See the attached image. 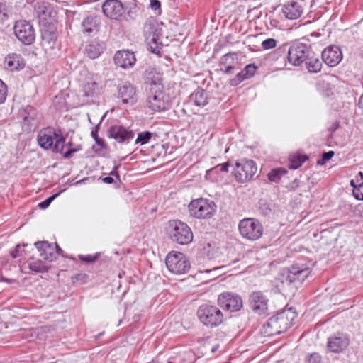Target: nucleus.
Instances as JSON below:
<instances>
[{
    "label": "nucleus",
    "mask_w": 363,
    "mask_h": 363,
    "mask_svg": "<svg viewBox=\"0 0 363 363\" xmlns=\"http://www.w3.org/2000/svg\"><path fill=\"white\" fill-rule=\"evenodd\" d=\"M145 84L150 85V92L147 98V106L154 111H163L170 108L169 96L162 91L161 77L153 69H147L145 73Z\"/></svg>",
    "instance_id": "f257e3e1"
},
{
    "label": "nucleus",
    "mask_w": 363,
    "mask_h": 363,
    "mask_svg": "<svg viewBox=\"0 0 363 363\" xmlns=\"http://www.w3.org/2000/svg\"><path fill=\"white\" fill-rule=\"evenodd\" d=\"M297 315L292 308L270 318L263 325L262 333L265 336H274L286 331L294 324Z\"/></svg>",
    "instance_id": "f03ea898"
},
{
    "label": "nucleus",
    "mask_w": 363,
    "mask_h": 363,
    "mask_svg": "<svg viewBox=\"0 0 363 363\" xmlns=\"http://www.w3.org/2000/svg\"><path fill=\"white\" fill-rule=\"evenodd\" d=\"M37 140L39 146L44 150H51L55 153H63L65 138L60 128H43L38 134Z\"/></svg>",
    "instance_id": "7ed1b4c3"
},
{
    "label": "nucleus",
    "mask_w": 363,
    "mask_h": 363,
    "mask_svg": "<svg viewBox=\"0 0 363 363\" xmlns=\"http://www.w3.org/2000/svg\"><path fill=\"white\" fill-rule=\"evenodd\" d=\"M169 239L179 245H186L193 241L194 235L190 227L179 220H171L167 228Z\"/></svg>",
    "instance_id": "20e7f679"
},
{
    "label": "nucleus",
    "mask_w": 363,
    "mask_h": 363,
    "mask_svg": "<svg viewBox=\"0 0 363 363\" xmlns=\"http://www.w3.org/2000/svg\"><path fill=\"white\" fill-rule=\"evenodd\" d=\"M188 208L191 216L197 219H209L215 214L217 206L211 200L199 198L191 201Z\"/></svg>",
    "instance_id": "39448f33"
},
{
    "label": "nucleus",
    "mask_w": 363,
    "mask_h": 363,
    "mask_svg": "<svg viewBox=\"0 0 363 363\" xmlns=\"http://www.w3.org/2000/svg\"><path fill=\"white\" fill-rule=\"evenodd\" d=\"M200 322L207 328H213L220 325L223 321V314L216 306L203 304L197 311Z\"/></svg>",
    "instance_id": "423d86ee"
},
{
    "label": "nucleus",
    "mask_w": 363,
    "mask_h": 363,
    "mask_svg": "<svg viewBox=\"0 0 363 363\" xmlns=\"http://www.w3.org/2000/svg\"><path fill=\"white\" fill-rule=\"evenodd\" d=\"M169 271L175 274H183L190 269V262L188 258L182 252H170L165 259Z\"/></svg>",
    "instance_id": "0eeeda50"
},
{
    "label": "nucleus",
    "mask_w": 363,
    "mask_h": 363,
    "mask_svg": "<svg viewBox=\"0 0 363 363\" xmlns=\"http://www.w3.org/2000/svg\"><path fill=\"white\" fill-rule=\"evenodd\" d=\"M239 231L241 235L249 240H257L263 233L261 223L255 218H244L240 221Z\"/></svg>",
    "instance_id": "6e6552de"
},
{
    "label": "nucleus",
    "mask_w": 363,
    "mask_h": 363,
    "mask_svg": "<svg viewBox=\"0 0 363 363\" xmlns=\"http://www.w3.org/2000/svg\"><path fill=\"white\" fill-rule=\"evenodd\" d=\"M257 172L255 162L252 160L242 159L235 163L233 174L239 183L250 181Z\"/></svg>",
    "instance_id": "1a4fd4ad"
},
{
    "label": "nucleus",
    "mask_w": 363,
    "mask_h": 363,
    "mask_svg": "<svg viewBox=\"0 0 363 363\" xmlns=\"http://www.w3.org/2000/svg\"><path fill=\"white\" fill-rule=\"evenodd\" d=\"M310 54H312L310 46L297 41L288 48L287 59L292 65L298 66L305 62Z\"/></svg>",
    "instance_id": "9d476101"
},
{
    "label": "nucleus",
    "mask_w": 363,
    "mask_h": 363,
    "mask_svg": "<svg viewBox=\"0 0 363 363\" xmlns=\"http://www.w3.org/2000/svg\"><path fill=\"white\" fill-rule=\"evenodd\" d=\"M13 30L16 37L23 44L30 45L35 41V30L30 22L26 21L16 22Z\"/></svg>",
    "instance_id": "9b49d317"
},
{
    "label": "nucleus",
    "mask_w": 363,
    "mask_h": 363,
    "mask_svg": "<svg viewBox=\"0 0 363 363\" xmlns=\"http://www.w3.org/2000/svg\"><path fill=\"white\" fill-rule=\"evenodd\" d=\"M268 302V298L259 291H253L248 298L250 309L258 315L267 316L269 315Z\"/></svg>",
    "instance_id": "f8f14e48"
},
{
    "label": "nucleus",
    "mask_w": 363,
    "mask_h": 363,
    "mask_svg": "<svg viewBox=\"0 0 363 363\" xmlns=\"http://www.w3.org/2000/svg\"><path fill=\"white\" fill-rule=\"evenodd\" d=\"M218 305L224 310L230 312L240 311L243 306L242 298L233 292H223L218 297Z\"/></svg>",
    "instance_id": "ddd939ff"
},
{
    "label": "nucleus",
    "mask_w": 363,
    "mask_h": 363,
    "mask_svg": "<svg viewBox=\"0 0 363 363\" xmlns=\"http://www.w3.org/2000/svg\"><path fill=\"white\" fill-rule=\"evenodd\" d=\"M308 268L301 267L298 265H292L287 271L283 274L284 279L282 282L288 284H301L310 274Z\"/></svg>",
    "instance_id": "4468645a"
},
{
    "label": "nucleus",
    "mask_w": 363,
    "mask_h": 363,
    "mask_svg": "<svg viewBox=\"0 0 363 363\" xmlns=\"http://www.w3.org/2000/svg\"><path fill=\"white\" fill-rule=\"evenodd\" d=\"M306 6L307 3L305 0H292L284 4L282 13L288 19H298L302 16Z\"/></svg>",
    "instance_id": "2eb2a0df"
},
{
    "label": "nucleus",
    "mask_w": 363,
    "mask_h": 363,
    "mask_svg": "<svg viewBox=\"0 0 363 363\" xmlns=\"http://www.w3.org/2000/svg\"><path fill=\"white\" fill-rule=\"evenodd\" d=\"M19 115L22 118L23 128L26 131L30 132L37 127L38 111L35 108L31 106H26L20 111Z\"/></svg>",
    "instance_id": "dca6fc26"
},
{
    "label": "nucleus",
    "mask_w": 363,
    "mask_h": 363,
    "mask_svg": "<svg viewBox=\"0 0 363 363\" xmlns=\"http://www.w3.org/2000/svg\"><path fill=\"white\" fill-rule=\"evenodd\" d=\"M342 52L337 45H329L326 47L321 54L322 61L328 67L337 66L342 60Z\"/></svg>",
    "instance_id": "f3484780"
},
{
    "label": "nucleus",
    "mask_w": 363,
    "mask_h": 363,
    "mask_svg": "<svg viewBox=\"0 0 363 363\" xmlns=\"http://www.w3.org/2000/svg\"><path fill=\"white\" fill-rule=\"evenodd\" d=\"M118 98L123 104L133 105L137 101L135 87L130 82H124L117 88Z\"/></svg>",
    "instance_id": "a211bd4d"
},
{
    "label": "nucleus",
    "mask_w": 363,
    "mask_h": 363,
    "mask_svg": "<svg viewBox=\"0 0 363 363\" xmlns=\"http://www.w3.org/2000/svg\"><path fill=\"white\" fill-rule=\"evenodd\" d=\"M108 135L119 143H128L134 138V133L129 128L116 125L110 127Z\"/></svg>",
    "instance_id": "6ab92c4d"
},
{
    "label": "nucleus",
    "mask_w": 363,
    "mask_h": 363,
    "mask_svg": "<svg viewBox=\"0 0 363 363\" xmlns=\"http://www.w3.org/2000/svg\"><path fill=\"white\" fill-rule=\"evenodd\" d=\"M106 16L111 19H118L123 13V6L119 0H107L102 6Z\"/></svg>",
    "instance_id": "aec40b11"
},
{
    "label": "nucleus",
    "mask_w": 363,
    "mask_h": 363,
    "mask_svg": "<svg viewBox=\"0 0 363 363\" xmlns=\"http://www.w3.org/2000/svg\"><path fill=\"white\" fill-rule=\"evenodd\" d=\"M115 64L123 69H128L135 64L136 58L133 52L129 50L117 51L114 55Z\"/></svg>",
    "instance_id": "412c9836"
},
{
    "label": "nucleus",
    "mask_w": 363,
    "mask_h": 363,
    "mask_svg": "<svg viewBox=\"0 0 363 363\" xmlns=\"http://www.w3.org/2000/svg\"><path fill=\"white\" fill-rule=\"evenodd\" d=\"M349 342V339L346 335L338 333L328 338L327 347L330 352L339 353L348 346Z\"/></svg>",
    "instance_id": "4be33fe9"
},
{
    "label": "nucleus",
    "mask_w": 363,
    "mask_h": 363,
    "mask_svg": "<svg viewBox=\"0 0 363 363\" xmlns=\"http://www.w3.org/2000/svg\"><path fill=\"white\" fill-rule=\"evenodd\" d=\"M237 63L238 57L235 53L225 54L220 59V69L225 74H230L235 69Z\"/></svg>",
    "instance_id": "5701e85b"
},
{
    "label": "nucleus",
    "mask_w": 363,
    "mask_h": 363,
    "mask_svg": "<svg viewBox=\"0 0 363 363\" xmlns=\"http://www.w3.org/2000/svg\"><path fill=\"white\" fill-rule=\"evenodd\" d=\"M6 69L10 71L22 69L25 67V62L21 55L12 53L8 55L4 61Z\"/></svg>",
    "instance_id": "b1692460"
},
{
    "label": "nucleus",
    "mask_w": 363,
    "mask_h": 363,
    "mask_svg": "<svg viewBox=\"0 0 363 363\" xmlns=\"http://www.w3.org/2000/svg\"><path fill=\"white\" fill-rule=\"evenodd\" d=\"M105 49L104 42L94 39L91 40L86 46L85 53L91 59L97 58Z\"/></svg>",
    "instance_id": "393cba45"
},
{
    "label": "nucleus",
    "mask_w": 363,
    "mask_h": 363,
    "mask_svg": "<svg viewBox=\"0 0 363 363\" xmlns=\"http://www.w3.org/2000/svg\"><path fill=\"white\" fill-rule=\"evenodd\" d=\"M35 247L40 252V256L49 261H52L55 259V254L53 252V247L47 241H38L35 243Z\"/></svg>",
    "instance_id": "a878e982"
},
{
    "label": "nucleus",
    "mask_w": 363,
    "mask_h": 363,
    "mask_svg": "<svg viewBox=\"0 0 363 363\" xmlns=\"http://www.w3.org/2000/svg\"><path fill=\"white\" fill-rule=\"evenodd\" d=\"M208 94L202 88H197L189 96V100L196 106L203 107L208 104Z\"/></svg>",
    "instance_id": "bb28decb"
},
{
    "label": "nucleus",
    "mask_w": 363,
    "mask_h": 363,
    "mask_svg": "<svg viewBox=\"0 0 363 363\" xmlns=\"http://www.w3.org/2000/svg\"><path fill=\"white\" fill-rule=\"evenodd\" d=\"M99 22L96 16H87L82 23V31L86 35L95 33L98 31Z\"/></svg>",
    "instance_id": "cd10ccee"
},
{
    "label": "nucleus",
    "mask_w": 363,
    "mask_h": 363,
    "mask_svg": "<svg viewBox=\"0 0 363 363\" xmlns=\"http://www.w3.org/2000/svg\"><path fill=\"white\" fill-rule=\"evenodd\" d=\"M323 61L315 56L313 52L310 54L305 60V66L308 71L311 73H318L320 72Z\"/></svg>",
    "instance_id": "c85d7f7f"
},
{
    "label": "nucleus",
    "mask_w": 363,
    "mask_h": 363,
    "mask_svg": "<svg viewBox=\"0 0 363 363\" xmlns=\"http://www.w3.org/2000/svg\"><path fill=\"white\" fill-rule=\"evenodd\" d=\"M45 43V45L41 47L48 59H53L60 55V45L57 39L48 44L47 43Z\"/></svg>",
    "instance_id": "c756f323"
},
{
    "label": "nucleus",
    "mask_w": 363,
    "mask_h": 363,
    "mask_svg": "<svg viewBox=\"0 0 363 363\" xmlns=\"http://www.w3.org/2000/svg\"><path fill=\"white\" fill-rule=\"evenodd\" d=\"M99 86L96 82L90 81L86 82L81 91L82 96L87 99L94 98L98 93Z\"/></svg>",
    "instance_id": "7c9ffc66"
},
{
    "label": "nucleus",
    "mask_w": 363,
    "mask_h": 363,
    "mask_svg": "<svg viewBox=\"0 0 363 363\" xmlns=\"http://www.w3.org/2000/svg\"><path fill=\"white\" fill-rule=\"evenodd\" d=\"M57 39V33L54 28L43 29L41 31L40 45L43 46L45 43L48 44Z\"/></svg>",
    "instance_id": "2f4dec72"
},
{
    "label": "nucleus",
    "mask_w": 363,
    "mask_h": 363,
    "mask_svg": "<svg viewBox=\"0 0 363 363\" xmlns=\"http://www.w3.org/2000/svg\"><path fill=\"white\" fill-rule=\"evenodd\" d=\"M308 159L305 155H291L289 157V167L292 169H296Z\"/></svg>",
    "instance_id": "473e14b6"
},
{
    "label": "nucleus",
    "mask_w": 363,
    "mask_h": 363,
    "mask_svg": "<svg viewBox=\"0 0 363 363\" xmlns=\"http://www.w3.org/2000/svg\"><path fill=\"white\" fill-rule=\"evenodd\" d=\"M286 169L283 167L272 169L267 174L268 179L272 182L277 183L280 181L282 176L286 174Z\"/></svg>",
    "instance_id": "72a5a7b5"
},
{
    "label": "nucleus",
    "mask_w": 363,
    "mask_h": 363,
    "mask_svg": "<svg viewBox=\"0 0 363 363\" xmlns=\"http://www.w3.org/2000/svg\"><path fill=\"white\" fill-rule=\"evenodd\" d=\"M28 268L35 273H43L48 271V268L40 260H30L28 262Z\"/></svg>",
    "instance_id": "f704fd0d"
},
{
    "label": "nucleus",
    "mask_w": 363,
    "mask_h": 363,
    "mask_svg": "<svg viewBox=\"0 0 363 363\" xmlns=\"http://www.w3.org/2000/svg\"><path fill=\"white\" fill-rule=\"evenodd\" d=\"M152 133L150 131H143L139 133L135 140V143H140V145L147 144L151 139Z\"/></svg>",
    "instance_id": "c9c22d12"
},
{
    "label": "nucleus",
    "mask_w": 363,
    "mask_h": 363,
    "mask_svg": "<svg viewBox=\"0 0 363 363\" xmlns=\"http://www.w3.org/2000/svg\"><path fill=\"white\" fill-rule=\"evenodd\" d=\"M162 47V43H158L155 38H152L149 43L150 50L157 55H160Z\"/></svg>",
    "instance_id": "e433bc0d"
},
{
    "label": "nucleus",
    "mask_w": 363,
    "mask_h": 363,
    "mask_svg": "<svg viewBox=\"0 0 363 363\" xmlns=\"http://www.w3.org/2000/svg\"><path fill=\"white\" fill-rule=\"evenodd\" d=\"M91 135L95 140L96 143L100 146L101 149H104L106 147L105 143L103 139L100 138L98 135V127H96L91 132Z\"/></svg>",
    "instance_id": "4c0bfd02"
},
{
    "label": "nucleus",
    "mask_w": 363,
    "mask_h": 363,
    "mask_svg": "<svg viewBox=\"0 0 363 363\" xmlns=\"http://www.w3.org/2000/svg\"><path fill=\"white\" fill-rule=\"evenodd\" d=\"M306 363H322V357L318 353L313 352V353L309 354L306 356Z\"/></svg>",
    "instance_id": "58836bf2"
},
{
    "label": "nucleus",
    "mask_w": 363,
    "mask_h": 363,
    "mask_svg": "<svg viewBox=\"0 0 363 363\" xmlns=\"http://www.w3.org/2000/svg\"><path fill=\"white\" fill-rule=\"evenodd\" d=\"M64 191V190L57 193V194H52V196H49L48 198H47L45 200H44L43 201L40 202L38 205V206L42 208V209H45L46 208H48L50 204L51 203V202L55 199L57 198L61 192Z\"/></svg>",
    "instance_id": "ea45409f"
},
{
    "label": "nucleus",
    "mask_w": 363,
    "mask_h": 363,
    "mask_svg": "<svg viewBox=\"0 0 363 363\" xmlns=\"http://www.w3.org/2000/svg\"><path fill=\"white\" fill-rule=\"evenodd\" d=\"M247 79L243 71L242 70L240 72L238 73L235 78L230 79V84L231 86H237L240 83H241L243 80Z\"/></svg>",
    "instance_id": "a19ab883"
},
{
    "label": "nucleus",
    "mask_w": 363,
    "mask_h": 363,
    "mask_svg": "<svg viewBox=\"0 0 363 363\" xmlns=\"http://www.w3.org/2000/svg\"><path fill=\"white\" fill-rule=\"evenodd\" d=\"M8 90L6 85L0 79V104L5 102L7 97Z\"/></svg>",
    "instance_id": "79ce46f5"
},
{
    "label": "nucleus",
    "mask_w": 363,
    "mask_h": 363,
    "mask_svg": "<svg viewBox=\"0 0 363 363\" xmlns=\"http://www.w3.org/2000/svg\"><path fill=\"white\" fill-rule=\"evenodd\" d=\"M288 45H283L282 46L279 47L277 48L272 55L274 58H279V57L285 55V54L288 53Z\"/></svg>",
    "instance_id": "37998d69"
},
{
    "label": "nucleus",
    "mask_w": 363,
    "mask_h": 363,
    "mask_svg": "<svg viewBox=\"0 0 363 363\" xmlns=\"http://www.w3.org/2000/svg\"><path fill=\"white\" fill-rule=\"evenodd\" d=\"M256 69L257 67L254 64H249L245 67L242 71L248 79L255 74Z\"/></svg>",
    "instance_id": "c03bdc74"
},
{
    "label": "nucleus",
    "mask_w": 363,
    "mask_h": 363,
    "mask_svg": "<svg viewBox=\"0 0 363 363\" xmlns=\"http://www.w3.org/2000/svg\"><path fill=\"white\" fill-rule=\"evenodd\" d=\"M276 46L277 40L274 38H267L262 43V47L264 50L272 49Z\"/></svg>",
    "instance_id": "a18cd8bd"
},
{
    "label": "nucleus",
    "mask_w": 363,
    "mask_h": 363,
    "mask_svg": "<svg viewBox=\"0 0 363 363\" xmlns=\"http://www.w3.org/2000/svg\"><path fill=\"white\" fill-rule=\"evenodd\" d=\"M352 194L356 199L363 200V182L357 186H354Z\"/></svg>",
    "instance_id": "49530a36"
},
{
    "label": "nucleus",
    "mask_w": 363,
    "mask_h": 363,
    "mask_svg": "<svg viewBox=\"0 0 363 363\" xmlns=\"http://www.w3.org/2000/svg\"><path fill=\"white\" fill-rule=\"evenodd\" d=\"M334 155V152L330 150L328 152H325L322 155V159L320 161H318V164H324L327 161L330 160Z\"/></svg>",
    "instance_id": "de8ad7c7"
},
{
    "label": "nucleus",
    "mask_w": 363,
    "mask_h": 363,
    "mask_svg": "<svg viewBox=\"0 0 363 363\" xmlns=\"http://www.w3.org/2000/svg\"><path fill=\"white\" fill-rule=\"evenodd\" d=\"M79 258L82 261H84V262H88V263H92V262H95L97 259L98 255H94V256H92V255H86V256L79 255Z\"/></svg>",
    "instance_id": "09e8293b"
},
{
    "label": "nucleus",
    "mask_w": 363,
    "mask_h": 363,
    "mask_svg": "<svg viewBox=\"0 0 363 363\" xmlns=\"http://www.w3.org/2000/svg\"><path fill=\"white\" fill-rule=\"evenodd\" d=\"M230 167L229 162H225L223 164H219L216 166V169H220V172H227L228 171V167Z\"/></svg>",
    "instance_id": "8fccbe9b"
},
{
    "label": "nucleus",
    "mask_w": 363,
    "mask_h": 363,
    "mask_svg": "<svg viewBox=\"0 0 363 363\" xmlns=\"http://www.w3.org/2000/svg\"><path fill=\"white\" fill-rule=\"evenodd\" d=\"M161 7V3L159 0H150V8L154 10H158Z\"/></svg>",
    "instance_id": "3c124183"
},
{
    "label": "nucleus",
    "mask_w": 363,
    "mask_h": 363,
    "mask_svg": "<svg viewBox=\"0 0 363 363\" xmlns=\"http://www.w3.org/2000/svg\"><path fill=\"white\" fill-rule=\"evenodd\" d=\"M79 150L78 148H70L68 150H67L65 153H63V157L64 158H70L72 157L74 152H77Z\"/></svg>",
    "instance_id": "603ef678"
},
{
    "label": "nucleus",
    "mask_w": 363,
    "mask_h": 363,
    "mask_svg": "<svg viewBox=\"0 0 363 363\" xmlns=\"http://www.w3.org/2000/svg\"><path fill=\"white\" fill-rule=\"evenodd\" d=\"M20 248H21V245H17L16 248L11 252V255L13 258H16L17 257H18L20 255V254H19Z\"/></svg>",
    "instance_id": "864d4df0"
},
{
    "label": "nucleus",
    "mask_w": 363,
    "mask_h": 363,
    "mask_svg": "<svg viewBox=\"0 0 363 363\" xmlns=\"http://www.w3.org/2000/svg\"><path fill=\"white\" fill-rule=\"evenodd\" d=\"M101 179H102L103 182H104L106 184H112L114 182L113 177H110V176L103 177Z\"/></svg>",
    "instance_id": "5fc2aeb1"
},
{
    "label": "nucleus",
    "mask_w": 363,
    "mask_h": 363,
    "mask_svg": "<svg viewBox=\"0 0 363 363\" xmlns=\"http://www.w3.org/2000/svg\"><path fill=\"white\" fill-rule=\"evenodd\" d=\"M3 15L4 16H6V4L0 2V15Z\"/></svg>",
    "instance_id": "6e6d98bb"
},
{
    "label": "nucleus",
    "mask_w": 363,
    "mask_h": 363,
    "mask_svg": "<svg viewBox=\"0 0 363 363\" xmlns=\"http://www.w3.org/2000/svg\"><path fill=\"white\" fill-rule=\"evenodd\" d=\"M118 167H115L114 169L111 172L110 174L111 176H115L118 179H119V175H118V171H117Z\"/></svg>",
    "instance_id": "4d7b16f0"
},
{
    "label": "nucleus",
    "mask_w": 363,
    "mask_h": 363,
    "mask_svg": "<svg viewBox=\"0 0 363 363\" xmlns=\"http://www.w3.org/2000/svg\"><path fill=\"white\" fill-rule=\"evenodd\" d=\"M358 106L363 111V94L361 95V96H360V98L359 99Z\"/></svg>",
    "instance_id": "13d9d810"
},
{
    "label": "nucleus",
    "mask_w": 363,
    "mask_h": 363,
    "mask_svg": "<svg viewBox=\"0 0 363 363\" xmlns=\"http://www.w3.org/2000/svg\"><path fill=\"white\" fill-rule=\"evenodd\" d=\"M56 251L57 254H61L62 250L57 245H56Z\"/></svg>",
    "instance_id": "bf43d9fd"
},
{
    "label": "nucleus",
    "mask_w": 363,
    "mask_h": 363,
    "mask_svg": "<svg viewBox=\"0 0 363 363\" xmlns=\"http://www.w3.org/2000/svg\"><path fill=\"white\" fill-rule=\"evenodd\" d=\"M350 185L353 187V189H354V186H357L354 184V180L350 181Z\"/></svg>",
    "instance_id": "052dcab7"
},
{
    "label": "nucleus",
    "mask_w": 363,
    "mask_h": 363,
    "mask_svg": "<svg viewBox=\"0 0 363 363\" xmlns=\"http://www.w3.org/2000/svg\"><path fill=\"white\" fill-rule=\"evenodd\" d=\"M359 176L363 179V173L360 172L359 173Z\"/></svg>",
    "instance_id": "680f3d73"
},
{
    "label": "nucleus",
    "mask_w": 363,
    "mask_h": 363,
    "mask_svg": "<svg viewBox=\"0 0 363 363\" xmlns=\"http://www.w3.org/2000/svg\"><path fill=\"white\" fill-rule=\"evenodd\" d=\"M149 363H159L157 361H155V360H152V362H149Z\"/></svg>",
    "instance_id": "e2e57ef3"
},
{
    "label": "nucleus",
    "mask_w": 363,
    "mask_h": 363,
    "mask_svg": "<svg viewBox=\"0 0 363 363\" xmlns=\"http://www.w3.org/2000/svg\"><path fill=\"white\" fill-rule=\"evenodd\" d=\"M216 350V348H215V347H213V348L212 349V351H213V352H215Z\"/></svg>",
    "instance_id": "0e129e2a"
}]
</instances>
